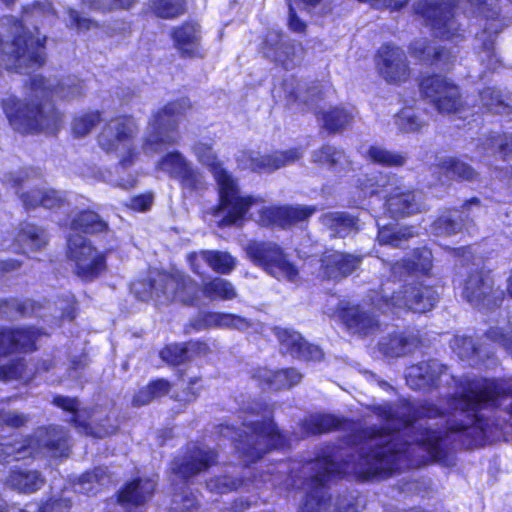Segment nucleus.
Masks as SVG:
<instances>
[{
  "label": "nucleus",
  "instance_id": "nucleus-1",
  "mask_svg": "<svg viewBox=\"0 0 512 512\" xmlns=\"http://www.w3.org/2000/svg\"><path fill=\"white\" fill-rule=\"evenodd\" d=\"M492 406L512 414V380H467L460 397L450 400L446 412L428 404L414 422L402 418L408 407L388 403L373 406L374 414L386 420L387 427L354 435V453L341 463L330 456L307 463L304 473L308 477L303 483L307 496L299 512H325L330 501L325 486L336 475L386 479L398 470L442 460L450 441L459 440L467 447L482 444L485 428L479 411Z\"/></svg>",
  "mask_w": 512,
  "mask_h": 512
},
{
  "label": "nucleus",
  "instance_id": "nucleus-2",
  "mask_svg": "<svg viewBox=\"0 0 512 512\" xmlns=\"http://www.w3.org/2000/svg\"><path fill=\"white\" fill-rule=\"evenodd\" d=\"M80 81L68 80L52 88V85L40 76L30 81L27 97L30 103H20L14 96L2 100L3 110L11 126L21 133L44 131L54 133L60 123L59 113L47 102L52 95L61 98L76 97L82 94Z\"/></svg>",
  "mask_w": 512,
  "mask_h": 512
},
{
  "label": "nucleus",
  "instance_id": "nucleus-3",
  "mask_svg": "<svg viewBox=\"0 0 512 512\" xmlns=\"http://www.w3.org/2000/svg\"><path fill=\"white\" fill-rule=\"evenodd\" d=\"M245 414L242 433L228 426L221 429V434L236 442V449L241 455L254 461L270 449L287 445L286 436L278 431L269 418L270 412L262 404H254Z\"/></svg>",
  "mask_w": 512,
  "mask_h": 512
},
{
  "label": "nucleus",
  "instance_id": "nucleus-4",
  "mask_svg": "<svg viewBox=\"0 0 512 512\" xmlns=\"http://www.w3.org/2000/svg\"><path fill=\"white\" fill-rule=\"evenodd\" d=\"M68 449L69 438L62 427H40L25 440L12 443L8 439H3L0 442V462L18 461L28 456L45 454L54 457L64 456Z\"/></svg>",
  "mask_w": 512,
  "mask_h": 512
},
{
  "label": "nucleus",
  "instance_id": "nucleus-5",
  "mask_svg": "<svg viewBox=\"0 0 512 512\" xmlns=\"http://www.w3.org/2000/svg\"><path fill=\"white\" fill-rule=\"evenodd\" d=\"M393 277L382 280V296L386 309H405L413 312L424 313L431 310L437 300V291L423 284H405Z\"/></svg>",
  "mask_w": 512,
  "mask_h": 512
},
{
  "label": "nucleus",
  "instance_id": "nucleus-6",
  "mask_svg": "<svg viewBox=\"0 0 512 512\" xmlns=\"http://www.w3.org/2000/svg\"><path fill=\"white\" fill-rule=\"evenodd\" d=\"M189 108V101L181 99L168 103L154 114L147 127L146 137L142 145L143 152L153 155L164 146L176 143L178 140V124Z\"/></svg>",
  "mask_w": 512,
  "mask_h": 512
},
{
  "label": "nucleus",
  "instance_id": "nucleus-7",
  "mask_svg": "<svg viewBox=\"0 0 512 512\" xmlns=\"http://www.w3.org/2000/svg\"><path fill=\"white\" fill-rule=\"evenodd\" d=\"M138 127L131 117H117L107 123L102 129L98 142L107 153H116L122 167L133 164L138 153L133 147V140Z\"/></svg>",
  "mask_w": 512,
  "mask_h": 512
},
{
  "label": "nucleus",
  "instance_id": "nucleus-8",
  "mask_svg": "<svg viewBox=\"0 0 512 512\" xmlns=\"http://www.w3.org/2000/svg\"><path fill=\"white\" fill-rule=\"evenodd\" d=\"M245 251L255 265L264 269L271 276L292 283L299 279L298 269L288 260L287 255L278 244L271 241H250L247 243Z\"/></svg>",
  "mask_w": 512,
  "mask_h": 512
},
{
  "label": "nucleus",
  "instance_id": "nucleus-9",
  "mask_svg": "<svg viewBox=\"0 0 512 512\" xmlns=\"http://www.w3.org/2000/svg\"><path fill=\"white\" fill-rule=\"evenodd\" d=\"M381 296L382 285L379 291L372 290L368 295L369 304H349L341 309L340 318L351 333L369 336L380 330L381 323L374 310L377 309L382 313L393 312V309H386Z\"/></svg>",
  "mask_w": 512,
  "mask_h": 512
},
{
  "label": "nucleus",
  "instance_id": "nucleus-10",
  "mask_svg": "<svg viewBox=\"0 0 512 512\" xmlns=\"http://www.w3.org/2000/svg\"><path fill=\"white\" fill-rule=\"evenodd\" d=\"M235 190L236 198H239L238 202L241 203L235 207L234 212L231 211L232 204L220 201L221 210L224 214L222 220L224 225H238L245 219L250 210H255L256 212H253L251 216L258 224L262 226H280V207L267 206L261 197L242 195L237 183Z\"/></svg>",
  "mask_w": 512,
  "mask_h": 512
},
{
  "label": "nucleus",
  "instance_id": "nucleus-11",
  "mask_svg": "<svg viewBox=\"0 0 512 512\" xmlns=\"http://www.w3.org/2000/svg\"><path fill=\"white\" fill-rule=\"evenodd\" d=\"M68 247L73 271L80 279L92 281L106 270V254L92 246L84 237H71Z\"/></svg>",
  "mask_w": 512,
  "mask_h": 512
},
{
  "label": "nucleus",
  "instance_id": "nucleus-12",
  "mask_svg": "<svg viewBox=\"0 0 512 512\" xmlns=\"http://www.w3.org/2000/svg\"><path fill=\"white\" fill-rule=\"evenodd\" d=\"M415 10L429 21L437 37L454 41L463 38V30L455 19L449 2L422 0L417 3Z\"/></svg>",
  "mask_w": 512,
  "mask_h": 512
},
{
  "label": "nucleus",
  "instance_id": "nucleus-13",
  "mask_svg": "<svg viewBox=\"0 0 512 512\" xmlns=\"http://www.w3.org/2000/svg\"><path fill=\"white\" fill-rule=\"evenodd\" d=\"M420 91L440 113L456 112L462 106L458 86L445 76L436 74L423 78Z\"/></svg>",
  "mask_w": 512,
  "mask_h": 512
},
{
  "label": "nucleus",
  "instance_id": "nucleus-14",
  "mask_svg": "<svg viewBox=\"0 0 512 512\" xmlns=\"http://www.w3.org/2000/svg\"><path fill=\"white\" fill-rule=\"evenodd\" d=\"M192 151L197 160L213 172L219 188L220 201H225L226 203H230V205H234L231 210L234 212L236 209L235 207L240 203L238 202L239 198H236L235 185L237 181L222 168V165L210 144L199 141L193 145Z\"/></svg>",
  "mask_w": 512,
  "mask_h": 512
},
{
  "label": "nucleus",
  "instance_id": "nucleus-15",
  "mask_svg": "<svg viewBox=\"0 0 512 512\" xmlns=\"http://www.w3.org/2000/svg\"><path fill=\"white\" fill-rule=\"evenodd\" d=\"M463 297L475 307H492L502 297V291L494 289V281L488 272L475 270L465 280Z\"/></svg>",
  "mask_w": 512,
  "mask_h": 512
},
{
  "label": "nucleus",
  "instance_id": "nucleus-16",
  "mask_svg": "<svg viewBox=\"0 0 512 512\" xmlns=\"http://www.w3.org/2000/svg\"><path fill=\"white\" fill-rule=\"evenodd\" d=\"M156 282L165 286L163 294L156 293L161 304L179 301L183 304H194L198 299L199 288L195 281L180 272L161 274Z\"/></svg>",
  "mask_w": 512,
  "mask_h": 512
},
{
  "label": "nucleus",
  "instance_id": "nucleus-17",
  "mask_svg": "<svg viewBox=\"0 0 512 512\" xmlns=\"http://www.w3.org/2000/svg\"><path fill=\"white\" fill-rule=\"evenodd\" d=\"M53 404L71 412L73 414L72 421L76 424V428L85 435L104 438L115 431V427L111 425L106 426L97 423L99 419L95 417L94 410L89 412L86 409H79V402L76 398L56 396L53 399Z\"/></svg>",
  "mask_w": 512,
  "mask_h": 512
},
{
  "label": "nucleus",
  "instance_id": "nucleus-18",
  "mask_svg": "<svg viewBox=\"0 0 512 512\" xmlns=\"http://www.w3.org/2000/svg\"><path fill=\"white\" fill-rule=\"evenodd\" d=\"M304 154L300 148H293L285 151H275L271 154H260L259 152H243L239 162L246 168L257 172H272L286 165L299 160Z\"/></svg>",
  "mask_w": 512,
  "mask_h": 512
},
{
  "label": "nucleus",
  "instance_id": "nucleus-19",
  "mask_svg": "<svg viewBox=\"0 0 512 512\" xmlns=\"http://www.w3.org/2000/svg\"><path fill=\"white\" fill-rule=\"evenodd\" d=\"M215 462L216 454L214 451L193 444L188 447L184 456L172 462L171 469L179 477L189 479L206 470Z\"/></svg>",
  "mask_w": 512,
  "mask_h": 512
},
{
  "label": "nucleus",
  "instance_id": "nucleus-20",
  "mask_svg": "<svg viewBox=\"0 0 512 512\" xmlns=\"http://www.w3.org/2000/svg\"><path fill=\"white\" fill-rule=\"evenodd\" d=\"M377 67L388 82H403L409 77V68L403 50L385 45L378 51Z\"/></svg>",
  "mask_w": 512,
  "mask_h": 512
},
{
  "label": "nucleus",
  "instance_id": "nucleus-21",
  "mask_svg": "<svg viewBox=\"0 0 512 512\" xmlns=\"http://www.w3.org/2000/svg\"><path fill=\"white\" fill-rule=\"evenodd\" d=\"M385 208L391 217L415 214L424 208L423 194L418 190L397 186L389 192Z\"/></svg>",
  "mask_w": 512,
  "mask_h": 512
},
{
  "label": "nucleus",
  "instance_id": "nucleus-22",
  "mask_svg": "<svg viewBox=\"0 0 512 512\" xmlns=\"http://www.w3.org/2000/svg\"><path fill=\"white\" fill-rule=\"evenodd\" d=\"M274 333L279 340L280 349L283 353L303 360L317 361L323 357V352L318 346L307 343L295 331L277 327L274 329Z\"/></svg>",
  "mask_w": 512,
  "mask_h": 512
},
{
  "label": "nucleus",
  "instance_id": "nucleus-23",
  "mask_svg": "<svg viewBox=\"0 0 512 512\" xmlns=\"http://www.w3.org/2000/svg\"><path fill=\"white\" fill-rule=\"evenodd\" d=\"M445 373L446 367L437 360L422 361L407 368L406 382L412 389L426 390L437 386Z\"/></svg>",
  "mask_w": 512,
  "mask_h": 512
},
{
  "label": "nucleus",
  "instance_id": "nucleus-24",
  "mask_svg": "<svg viewBox=\"0 0 512 512\" xmlns=\"http://www.w3.org/2000/svg\"><path fill=\"white\" fill-rule=\"evenodd\" d=\"M174 45L181 56L188 58L204 57L201 46V28L195 22H186L172 30Z\"/></svg>",
  "mask_w": 512,
  "mask_h": 512
},
{
  "label": "nucleus",
  "instance_id": "nucleus-25",
  "mask_svg": "<svg viewBox=\"0 0 512 512\" xmlns=\"http://www.w3.org/2000/svg\"><path fill=\"white\" fill-rule=\"evenodd\" d=\"M384 272L382 277H393L404 280L412 272L427 274L432 268V253L423 248L415 253L414 260H401L395 263L382 261Z\"/></svg>",
  "mask_w": 512,
  "mask_h": 512
},
{
  "label": "nucleus",
  "instance_id": "nucleus-26",
  "mask_svg": "<svg viewBox=\"0 0 512 512\" xmlns=\"http://www.w3.org/2000/svg\"><path fill=\"white\" fill-rule=\"evenodd\" d=\"M38 336V331L32 328L0 329V358L16 351L34 350Z\"/></svg>",
  "mask_w": 512,
  "mask_h": 512
},
{
  "label": "nucleus",
  "instance_id": "nucleus-27",
  "mask_svg": "<svg viewBox=\"0 0 512 512\" xmlns=\"http://www.w3.org/2000/svg\"><path fill=\"white\" fill-rule=\"evenodd\" d=\"M323 275L328 279H340L358 268L361 257L339 251L326 253L322 260Z\"/></svg>",
  "mask_w": 512,
  "mask_h": 512
},
{
  "label": "nucleus",
  "instance_id": "nucleus-28",
  "mask_svg": "<svg viewBox=\"0 0 512 512\" xmlns=\"http://www.w3.org/2000/svg\"><path fill=\"white\" fill-rule=\"evenodd\" d=\"M497 12H493L492 16H487L482 32L478 35V40L482 42V51L480 58L482 62H486L489 69H496L499 63L494 52V43L496 35L502 30V21L498 17Z\"/></svg>",
  "mask_w": 512,
  "mask_h": 512
},
{
  "label": "nucleus",
  "instance_id": "nucleus-29",
  "mask_svg": "<svg viewBox=\"0 0 512 512\" xmlns=\"http://www.w3.org/2000/svg\"><path fill=\"white\" fill-rule=\"evenodd\" d=\"M410 50L412 55L417 57L419 60L443 69H448V65L455 59V55L446 48L432 47L426 39H419L412 42Z\"/></svg>",
  "mask_w": 512,
  "mask_h": 512
},
{
  "label": "nucleus",
  "instance_id": "nucleus-30",
  "mask_svg": "<svg viewBox=\"0 0 512 512\" xmlns=\"http://www.w3.org/2000/svg\"><path fill=\"white\" fill-rule=\"evenodd\" d=\"M320 221L332 237L344 238L358 230V218L345 211H330L324 213Z\"/></svg>",
  "mask_w": 512,
  "mask_h": 512
},
{
  "label": "nucleus",
  "instance_id": "nucleus-31",
  "mask_svg": "<svg viewBox=\"0 0 512 512\" xmlns=\"http://www.w3.org/2000/svg\"><path fill=\"white\" fill-rule=\"evenodd\" d=\"M193 327L196 330L208 327H225L246 330L250 327V323L247 319L235 314L211 312L199 315V317L194 321Z\"/></svg>",
  "mask_w": 512,
  "mask_h": 512
},
{
  "label": "nucleus",
  "instance_id": "nucleus-32",
  "mask_svg": "<svg viewBox=\"0 0 512 512\" xmlns=\"http://www.w3.org/2000/svg\"><path fill=\"white\" fill-rule=\"evenodd\" d=\"M483 108L494 114H508L512 110V93L497 87H486L480 94Z\"/></svg>",
  "mask_w": 512,
  "mask_h": 512
},
{
  "label": "nucleus",
  "instance_id": "nucleus-33",
  "mask_svg": "<svg viewBox=\"0 0 512 512\" xmlns=\"http://www.w3.org/2000/svg\"><path fill=\"white\" fill-rule=\"evenodd\" d=\"M45 483L43 476L36 470H12L6 484L21 493H33L39 490Z\"/></svg>",
  "mask_w": 512,
  "mask_h": 512
},
{
  "label": "nucleus",
  "instance_id": "nucleus-34",
  "mask_svg": "<svg viewBox=\"0 0 512 512\" xmlns=\"http://www.w3.org/2000/svg\"><path fill=\"white\" fill-rule=\"evenodd\" d=\"M418 344L417 339L412 335L404 333H393L383 337L378 346L381 353L388 357H400L410 353Z\"/></svg>",
  "mask_w": 512,
  "mask_h": 512
},
{
  "label": "nucleus",
  "instance_id": "nucleus-35",
  "mask_svg": "<svg viewBox=\"0 0 512 512\" xmlns=\"http://www.w3.org/2000/svg\"><path fill=\"white\" fill-rule=\"evenodd\" d=\"M451 348L462 361L468 362L470 366H478L484 361L485 357H489V352L477 346L470 337H454L451 341Z\"/></svg>",
  "mask_w": 512,
  "mask_h": 512
},
{
  "label": "nucleus",
  "instance_id": "nucleus-36",
  "mask_svg": "<svg viewBox=\"0 0 512 512\" xmlns=\"http://www.w3.org/2000/svg\"><path fill=\"white\" fill-rule=\"evenodd\" d=\"M257 377L273 390L290 388L298 384L302 379V375L293 368L278 371L263 368L259 369Z\"/></svg>",
  "mask_w": 512,
  "mask_h": 512
},
{
  "label": "nucleus",
  "instance_id": "nucleus-37",
  "mask_svg": "<svg viewBox=\"0 0 512 512\" xmlns=\"http://www.w3.org/2000/svg\"><path fill=\"white\" fill-rule=\"evenodd\" d=\"M155 489V482L151 479H138L128 483L120 492L119 501L141 505L148 501Z\"/></svg>",
  "mask_w": 512,
  "mask_h": 512
},
{
  "label": "nucleus",
  "instance_id": "nucleus-38",
  "mask_svg": "<svg viewBox=\"0 0 512 512\" xmlns=\"http://www.w3.org/2000/svg\"><path fill=\"white\" fill-rule=\"evenodd\" d=\"M112 483V477L104 467L95 468L79 477L75 491L87 495H95L102 487Z\"/></svg>",
  "mask_w": 512,
  "mask_h": 512
},
{
  "label": "nucleus",
  "instance_id": "nucleus-39",
  "mask_svg": "<svg viewBox=\"0 0 512 512\" xmlns=\"http://www.w3.org/2000/svg\"><path fill=\"white\" fill-rule=\"evenodd\" d=\"M19 196L26 209L38 206L52 209L61 206L64 202L62 193L56 190H32L27 193H21Z\"/></svg>",
  "mask_w": 512,
  "mask_h": 512
},
{
  "label": "nucleus",
  "instance_id": "nucleus-40",
  "mask_svg": "<svg viewBox=\"0 0 512 512\" xmlns=\"http://www.w3.org/2000/svg\"><path fill=\"white\" fill-rule=\"evenodd\" d=\"M313 163L327 165L330 169L343 171L349 167L350 161L342 150L334 146L325 145L311 154Z\"/></svg>",
  "mask_w": 512,
  "mask_h": 512
},
{
  "label": "nucleus",
  "instance_id": "nucleus-41",
  "mask_svg": "<svg viewBox=\"0 0 512 512\" xmlns=\"http://www.w3.org/2000/svg\"><path fill=\"white\" fill-rule=\"evenodd\" d=\"M477 147L482 154L498 155L501 159H512V133L490 136L479 141Z\"/></svg>",
  "mask_w": 512,
  "mask_h": 512
},
{
  "label": "nucleus",
  "instance_id": "nucleus-42",
  "mask_svg": "<svg viewBox=\"0 0 512 512\" xmlns=\"http://www.w3.org/2000/svg\"><path fill=\"white\" fill-rule=\"evenodd\" d=\"M17 241L24 250L37 251L47 243L46 232L30 223H23L17 234Z\"/></svg>",
  "mask_w": 512,
  "mask_h": 512
},
{
  "label": "nucleus",
  "instance_id": "nucleus-43",
  "mask_svg": "<svg viewBox=\"0 0 512 512\" xmlns=\"http://www.w3.org/2000/svg\"><path fill=\"white\" fill-rule=\"evenodd\" d=\"M364 157L374 163L389 166L401 167L406 164V155L386 149L383 146L372 145L364 153Z\"/></svg>",
  "mask_w": 512,
  "mask_h": 512
},
{
  "label": "nucleus",
  "instance_id": "nucleus-44",
  "mask_svg": "<svg viewBox=\"0 0 512 512\" xmlns=\"http://www.w3.org/2000/svg\"><path fill=\"white\" fill-rule=\"evenodd\" d=\"M354 119V112L352 109L346 108H331L321 115V122L325 129L331 132L341 131L347 128Z\"/></svg>",
  "mask_w": 512,
  "mask_h": 512
},
{
  "label": "nucleus",
  "instance_id": "nucleus-45",
  "mask_svg": "<svg viewBox=\"0 0 512 512\" xmlns=\"http://www.w3.org/2000/svg\"><path fill=\"white\" fill-rule=\"evenodd\" d=\"M202 293L209 299L231 300L236 298L237 292L233 284L220 277L203 282Z\"/></svg>",
  "mask_w": 512,
  "mask_h": 512
},
{
  "label": "nucleus",
  "instance_id": "nucleus-46",
  "mask_svg": "<svg viewBox=\"0 0 512 512\" xmlns=\"http://www.w3.org/2000/svg\"><path fill=\"white\" fill-rule=\"evenodd\" d=\"M190 164L191 162L183 154L173 151L167 153L157 162L156 169L178 180Z\"/></svg>",
  "mask_w": 512,
  "mask_h": 512
},
{
  "label": "nucleus",
  "instance_id": "nucleus-47",
  "mask_svg": "<svg viewBox=\"0 0 512 512\" xmlns=\"http://www.w3.org/2000/svg\"><path fill=\"white\" fill-rule=\"evenodd\" d=\"M418 232L413 227H382L378 231V242L381 245L402 247L403 242L417 236Z\"/></svg>",
  "mask_w": 512,
  "mask_h": 512
},
{
  "label": "nucleus",
  "instance_id": "nucleus-48",
  "mask_svg": "<svg viewBox=\"0 0 512 512\" xmlns=\"http://www.w3.org/2000/svg\"><path fill=\"white\" fill-rule=\"evenodd\" d=\"M201 257L205 264L219 274H230L236 265L235 258L224 251L204 250Z\"/></svg>",
  "mask_w": 512,
  "mask_h": 512
},
{
  "label": "nucleus",
  "instance_id": "nucleus-49",
  "mask_svg": "<svg viewBox=\"0 0 512 512\" xmlns=\"http://www.w3.org/2000/svg\"><path fill=\"white\" fill-rule=\"evenodd\" d=\"M340 424L339 419L330 414L310 415L303 421L305 435H315L329 432Z\"/></svg>",
  "mask_w": 512,
  "mask_h": 512
},
{
  "label": "nucleus",
  "instance_id": "nucleus-50",
  "mask_svg": "<svg viewBox=\"0 0 512 512\" xmlns=\"http://www.w3.org/2000/svg\"><path fill=\"white\" fill-rule=\"evenodd\" d=\"M269 54L272 55L274 62L282 64L286 69H291L301 61L303 48L301 44L287 39L278 53L269 51Z\"/></svg>",
  "mask_w": 512,
  "mask_h": 512
},
{
  "label": "nucleus",
  "instance_id": "nucleus-51",
  "mask_svg": "<svg viewBox=\"0 0 512 512\" xmlns=\"http://www.w3.org/2000/svg\"><path fill=\"white\" fill-rule=\"evenodd\" d=\"M440 168L450 179L471 181L478 177V173L471 166L452 157L444 159L440 164Z\"/></svg>",
  "mask_w": 512,
  "mask_h": 512
},
{
  "label": "nucleus",
  "instance_id": "nucleus-52",
  "mask_svg": "<svg viewBox=\"0 0 512 512\" xmlns=\"http://www.w3.org/2000/svg\"><path fill=\"white\" fill-rule=\"evenodd\" d=\"M162 273L157 272L154 276H150L148 281L137 280L131 284V292L142 301H148L153 299L156 303L161 304L158 301L156 293L163 294L165 286L159 285L156 280Z\"/></svg>",
  "mask_w": 512,
  "mask_h": 512
},
{
  "label": "nucleus",
  "instance_id": "nucleus-53",
  "mask_svg": "<svg viewBox=\"0 0 512 512\" xmlns=\"http://www.w3.org/2000/svg\"><path fill=\"white\" fill-rule=\"evenodd\" d=\"M41 178V173L33 168H22L17 171L9 172L2 178L5 186L13 188L19 192L31 183H36Z\"/></svg>",
  "mask_w": 512,
  "mask_h": 512
},
{
  "label": "nucleus",
  "instance_id": "nucleus-54",
  "mask_svg": "<svg viewBox=\"0 0 512 512\" xmlns=\"http://www.w3.org/2000/svg\"><path fill=\"white\" fill-rule=\"evenodd\" d=\"M33 377L32 369L28 368L22 359L12 360L0 366V380L2 381L21 380L26 383Z\"/></svg>",
  "mask_w": 512,
  "mask_h": 512
},
{
  "label": "nucleus",
  "instance_id": "nucleus-55",
  "mask_svg": "<svg viewBox=\"0 0 512 512\" xmlns=\"http://www.w3.org/2000/svg\"><path fill=\"white\" fill-rule=\"evenodd\" d=\"M107 224L100 216L91 211L81 212L71 223V228L84 233H98L106 229Z\"/></svg>",
  "mask_w": 512,
  "mask_h": 512
},
{
  "label": "nucleus",
  "instance_id": "nucleus-56",
  "mask_svg": "<svg viewBox=\"0 0 512 512\" xmlns=\"http://www.w3.org/2000/svg\"><path fill=\"white\" fill-rule=\"evenodd\" d=\"M463 219L459 211L453 210L439 217L432 225V231L436 235H452L462 230Z\"/></svg>",
  "mask_w": 512,
  "mask_h": 512
},
{
  "label": "nucleus",
  "instance_id": "nucleus-57",
  "mask_svg": "<svg viewBox=\"0 0 512 512\" xmlns=\"http://www.w3.org/2000/svg\"><path fill=\"white\" fill-rule=\"evenodd\" d=\"M397 182L395 176L378 173L366 175L358 180L359 187L365 195H374L381 191L382 188L393 185Z\"/></svg>",
  "mask_w": 512,
  "mask_h": 512
},
{
  "label": "nucleus",
  "instance_id": "nucleus-58",
  "mask_svg": "<svg viewBox=\"0 0 512 512\" xmlns=\"http://www.w3.org/2000/svg\"><path fill=\"white\" fill-rule=\"evenodd\" d=\"M316 211L312 206H283L280 207V227L285 228L304 221Z\"/></svg>",
  "mask_w": 512,
  "mask_h": 512
},
{
  "label": "nucleus",
  "instance_id": "nucleus-59",
  "mask_svg": "<svg viewBox=\"0 0 512 512\" xmlns=\"http://www.w3.org/2000/svg\"><path fill=\"white\" fill-rule=\"evenodd\" d=\"M184 0H150L153 12L160 18L172 19L184 12Z\"/></svg>",
  "mask_w": 512,
  "mask_h": 512
},
{
  "label": "nucleus",
  "instance_id": "nucleus-60",
  "mask_svg": "<svg viewBox=\"0 0 512 512\" xmlns=\"http://www.w3.org/2000/svg\"><path fill=\"white\" fill-rule=\"evenodd\" d=\"M184 191L200 192L206 188V181L202 173L192 163L178 179Z\"/></svg>",
  "mask_w": 512,
  "mask_h": 512
},
{
  "label": "nucleus",
  "instance_id": "nucleus-61",
  "mask_svg": "<svg viewBox=\"0 0 512 512\" xmlns=\"http://www.w3.org/2000/svg\"><path fill=\"white\" fill-rule=\"evenodd\" d=\"M395 124L403 132H416L425 125V121L413 109L405 108L395 116Z\"/></svg>",
  "mask_w": 512,
  "mask_h": 512
},
{
  "label": "nucleus",
  "instance_id": "nucleus-62",
  "mask_svg": "<svg viewBox=\"0 0 512 512\" xmlns=\"http://www.w3.org/2000/svg\"><path fill=\"white\" fill-rule=\"evenodd\" d=\"M101 120L99 112H89L76 116L72 123V131L76 137L90 133Z\"/></svg>",
  "mask_w": 512,
  "mask_h": 512
},
{
  "label": "nucleus",
  "instance_id": "nucleus-63",
  "mask_svg": "<svg viewBox=\"0 0 512 512\" xmlns=\"http://www.w3.org/2000/svg\"><path fill=\"white\" fill-rule=\"evenodd\" d=\"M161 358L173 365H179L189 359V347L187 344H170L160 352Z\"/></svg>",
  "mask_w": 512,
  "mask_h": 512
},
{
  "label": "nucleus",
  "instance_id": "nucleus-64",
  "mask_svg": "<svg viewBox=\"0 0 512 512\" xmlns=\"http://www.w3.org/2000/svg\"><path fill=\"white\" fill-rule=\"evenodd\" d=\"M135 1L136 0H83V4L91 10L107 12L114 9H128Z\"/></svg>",
  "mask_w": 512,
  "mask_h": 512
}]
</instances>
